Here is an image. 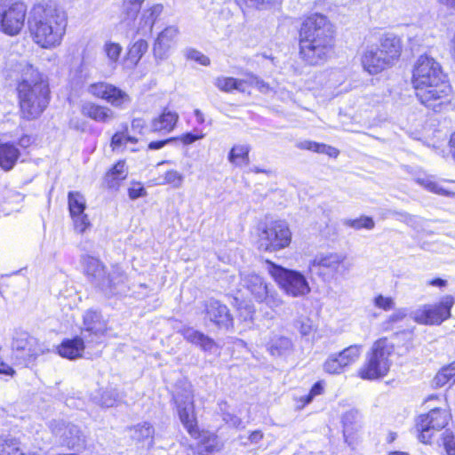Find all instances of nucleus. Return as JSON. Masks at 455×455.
<instances>
[{
  "instance_id": "obj_1",
  "label": "nucleus",
  "mask_w": 455,
  "mask_h": 455,
  "mask_svg": "<svg viewBox=\"0 0 455 455\" xmlns=\"http://www.w3.org/2000/svg\"><path fill=\"white\" fill-rule=\"evenodd\" d=\"M334 46V30L328 19L318 13L308 16L299 31L301 60L309 66L323 65L331 57Z\"/></svg>"
},
{
  "instance_id": "obj_2",
  "label": "nucleus",
  "mask_w": 455,
  "mask_h": 455,
  "mask_svg": "<svg viewBox=\"0 0 455 455\" xmlns=\"http://www.w3.org/2000/svg\"><path fill=\"white\" fill-rule=\"evenodd\" d=\"M68 14L53 2L35 4L29 12L28 27L34 43L44 49L60 45L66 34Z\"/></svg>"
},
{
  "instance_id": "obj_3",
  "label": "nucleus",
  "mask_w": 455,
  "mask_h": 455,
  "mask_svg": "<svg viewBox=\"0 0 455 455\" xmlns=\"http://www.w3.org/2000/svg\"><path fill=\"white\" fill-rule=\"evenodd\" d=\"M18 82L17 91L20 113L23 118L35 119L47 108L50 100V90L46 80L39 71L26 60L13 67Z\"/></svg>"
},
{
  "instance_id": "obj_4",
  "label": "nucleus",
  "mask_w": 455,
  "mask_h": 455,
  "mask_svg": "<svg viewBox=\"0 0 455 455\" xmlns=\"http://www.w3.org/2000/svg\"><path fill=\"white\" fill-rule=\"evenodd\" d=\"M440 64L432 57L420 55L414 66L412 84L416 96L427 108L438 111L450 92L451 87L445 81Z\"/></svg>"
},
{
  "instance_id": "obj_5",
  "label": "nucleus",
  "mask_w": 455,
  "mask_h": 455,
  "mask_svg": "<svg viewBox=\"0 0 455 455\" xmlns=\"http://www.w3.org/2000/svg\"><path fill=\"white\" fill-rule=\"evenodd\" d=\"M81 262L84 274L106 296L126 291L127 276L119 266L108 270L98 258L91 255H84Z\"/></svg>"
},
{
  "instance_id": "obj_6",
  "label": "nucleus",
  "mask_w": 455,
  "mask_h": 455,
  "mask_svg": "<svg viewBox=\"0 0 455 455\" xmlns=\"http://www.w3.org/2000/svg\"><path fill=\"white\" fill-rule=\"evenodd\" d=\"M394 346L387 338L376 340L368 353L365 363L360 368L358 374L363 379H377L386 376L390 369L389 356Z\"/></svg>"
},
{
  "instance_id": "obj_7",
  "label": "nucleus",
  "mask_w": 455,
  "mask_h": 455,
  "mask_svg": "<svg viewBox=\"0 0 455 455\" xmlns=\"http://www.w3.org/2000/svg\"><path fill=\"white\" fill-rule=\"evenodd\" d=\"M27 14V5L22 1L0 0V32L9 36L20 35Z\"/></svg>"
},
{
  "instance_id": "obj_8",
  "label": "nucleus",
  "mask_w": 455,
  "mask_h": 455,
  "mask_svg": "<svg viewBox=\"0 0 455 455\" xmlns=\"http://www.w3.org/2000/svg\"><path fill=\"white\" fill-rule=\"evenodd\" d=\"M267 265L268 273L287 295L299 297L310 292L308 282L300 272L286 269L270 261H267Z\"/></svg>"
},
{
  "instance_id": "obj_9",
  "label": "nucleus",
  "mask_w": 455,
  "mask_h": 455,
  "mask_svg": "<svg viewBox=\"0 0 455 455\" xmlns=\"http://www.w3.org/2000/svg\"><path fill=\"white\" fill-rule=\"evenodd\" d=\"M291 241V232L283 220H274L264 224L259 228V248L276 251L289 246Z\"/></svg>"
},
{
  "instance_id": "obj_10",
  "label": "nucleus",
  "mask_w": 455,
  "mask_h": 455,
  "mask_svg": "<svg viewBox=\"0 0 455 455\" xmlns=\"http://www.w3.org/2000/svg\"><path fill=\"white\" fill-rule=\"evenodd\" d=\"M12 356L16 363L29 366L38 356L48 352V347L26 332L17 333L12 342Z\"/></svg>"
},
{
  "instance_id": "obj_11",
  "label": "nucleus",
  "mask_w": 455,
  "mask_h": 455,
  "mask_svg": "<svg viewBox=\"0 0 455 455\" xmlns=\"http://www.w3.org/2000/svg\"><path fill=\"white\" fill-rule=\"evenodd\" d=\"M454 299L447 295L436 304H424L410 313V316L417 323L424 325H440L451 317V309Z\"/></svg>"
},
{
  "instance_id": "obj_12",
  "label": "nucleus",
  "mask_w": 455,
  "mask_h": 455,
  "mask_svg": "<svg viewBox=\"0 0 455 455\" xmlns=\"http://www.w3.org/2000/svg\"><path fill=\"white\" fill-rule=\"evenodd\" d=\"M346 259L345 255L337 252L318 253L310 261L309 268L324 281H330L349 270L345 265Z\"/></svg>"
},
{
  "instance_id": "obj_13",
  "label": "nucleus",
  "mask_w": 455,
  "mask_h": 455,
  "mask_svg": "<svg viewBox=\"0 0 455 455\" xmlns=\"http://www.w3.org/2000/svg\"><path fill=\"white\" fill-rule=\"evenodd\" d=\"M361 353L362 346L352 345L339 353L330 354L323 363V370L330 375H339L358 360Z\"/></svg>"
},
{
  "instance_id": "obj_14",
  "label": "nucleus",
  "mask_w": 455,
  "mask_h": 455,
  "mask_svg": "<svg viewBox=\"0 0 455 455\" xmlns=\"http://www.w3.org/2000/svg\"><path fill=\"white\" fill-rule=\"evenodd\" d=\"M88 92L92 95L102 99L116 108H122L124 105L128 104L131 101L130 96L125 92L105 82L90 84Z\"/></svg>"
},
{
  "instance_id": "obj_15",
  "label": "nucleus",
  "mask_w": 455,
  "mask_h": 455,
  "mask_svg": "<svg viewBox=\"0 0 455 455\" xmlns=\"http://www.w3.org/2000/svg\"><path fill=\"white\" fill-rule=\"evenodd\" d=\"M88 92L92 95L102 99L116 108H122L124 105L128 104L131 101L130 96L125 92L105 82L90 84Z\"/></svg>"
},
{
  "instance_id": "obj_16",
  "label": "nucleus",
  "mask_w": 455,
  "mask_h": 455,
  "mask_svg": "<svg viewBox=\"0 0 455 455\" xmlns=\"http://www.w3.org/2000/svg\"><path fill=\"white\" fill-rule=\"evenodd\" d=\"M68 204L75 230L84 233L91 226L88 216L84 213L86 209L84 196L78 191H70L68 195Z\"/></svg>"
},
{
  "instance_id": "obj_17",
  "label": "nucleus",
  "mask_w": 455,
  "mask_h": 455,
  "mask_svg": "<svg viewBox=\"0 0 455 455\" xmlns=\"http://www.w3.org/2000/svg\"><path fill=\"white\" fill-rule=\"evenodd\" d=\"M107 331V323L101 315L93 310H87L83 317L82 336L88 342L96 341Z\"/></svg>"
},
{
  "instance_id": "obj_18",
  "label": "nucleus",
  "mask_w": 455,
  "mask_h": 455,
  "mask_svg": "<svg viewBox=\"0 0 455 455\" xmlns=\"http://www.w3.org/2000/svg\"><path fill=\"white\" fill-rule=\"evenodd\" d=\"M361 64L363 70L370 75H377L392 67L386 58L380 54L376 45H369L363 50Z\"/></svg>"
},
{
  "instance_id": "obj_19",
  "label": "nucleus",
  "mask_w": 455,
  "mask_h": 455,
  "mask_svg": "<svg viewBox=\"0 0 455 455\" xmlns=\"http://www.w3.org/2000/svg\"><path fill=\"white\" fill-rule=\"evenodd\" d=\"M204 307L206 317L219 328L228 330L233 326V317L226 305L210 299L205 302Z\"/></svg>"
},
{
  "instance_id": "obj_20",
  "label": "nucleus",
  "mask_w": 455,
  "mask_h": 455,
  "mask_svg": "<svg viewBox=\"0 0 455 455\" xmlns=\"http://www.w3.org/2000/svg\"><path fill=\"white\" fill-rule=\"evenodd\" d=\"M178 414L184 427H195L196 417L194 413V395L190 388L185 389L183 394L175 395Z\"/></svg>"
},
{
  "instance_id": "obj_21",
  "label": "nucleus",
  "mask_w": 455,
  "mask_h": 455,
  "mask_svg": "<svg viewBox=\"0 0 455 455\" xmlns=\"http://www.w3.org/2000/svg\"><path fill=\"white\" fill-rule=\"evenodd\" d=\"M240 284L257 301L262 300L267 294L268 284L263 277L253 272H243Z\"/></svg>"
},
{
  "instance_id": "obj_22",
  "label": "nucleus",
  "mask_w": 455,
  "mask_h": 455,
  "mask_svg": "<svg viewBox=\"0 0 455 455\" xmlns=\"http://www.w3.org/2000/svg\"><path fill=\"white\" fill-rule=\"evenodd\" d=\"M379 51L393 67L399 60L403 44L400 37L393 33L383 34L379 38Z\"/></svg>"
},
{
  "instance_id": "obj_23",
  "label": "nucleus",
  "mask_w": 455,
  "mask_h": 455,
  "mask_svg": "<svg viewBox=\"0 0 455 455\" xmlns=\"http://www.w3.org/2000/svg\"><path fill=\"white\" fill-rule=\"evenodd\" d=\"M179 30L174 26L165 28L156 37L153 45V53L156 59L164 60L167 57Z\"/></svg>"
},
{
  "instance_id": "obj_24",
  "label": "nucleus",
  "mask_w": 455,
  "mask_h": 455,
  "mask_svg": "<svg viewBox=\"0 0 455 455\" xmlns=\"http://www.w3.org/2000/svg\"><path fill=\"white\" fill-rule=\"evenodd\" d=\"M189 435L197 443L200 452H212L217 450L219 442L217 436L207 428H188Z\"/></svg>"
},
{
  "instance_id": "obj_25",
  "label": "nucleus",
  "mask_w": 455,
  "mask_h": 455,
  "mask_svg": "<svg viewBox=\"0 0 455 455\" xmlns=\"http://www.w3.org/2000/svg\"><path fill=\"white\" fill-rule=\"evenodd\" d=\"M451 419L450 413L440 408H434L427 414L418 417L416 427H447Z\"/></svg>"
},
{
  "instance_id": "obj_26",
  "label": "nucleus",
  "mask_w": 455,
  "mask_h": 455,
  "mask_svg": "<svg viewBox=\"0 0 455 455\" xmlns=\"http://www.w3.org/2000/svg\"><path fill=\"white\" fill-rule=\"evenodd\" d=\"M180 332L187 341L200 347L204 351L213 352L217 348V344L212 338L192 327H184Z\"/></svg>"
},
{
  "instance_id": "obj_27",
  "label": "nucleus",
  "mask_w": 455,
  "mask_h": 455,
  "mask_svg": "<svg viewBox=\"0 0 455 455\" xmlns=\"http://www.w3.org/2000/svg\"><path fill=\"white\" fill-rule=\"evenodd\" d=\"M60 437V443L69 449L81 450L85 445V436L80 428H56Z\"/></svg>"
},
{
  "instance_id": "obj_28",
  "label": "nucleus",
  "mask_w": 455,
  "mask_h": 455,
  "mask_svg": "<svg viewBox=\"0 0 455 455\" xmlns=\"http://www.w3.org/2000/svg\"><path fill=\"white\" fill-rule=\"evenodd\" d=\"M84 339L83 337H76L63 340L58 347L59 355L69 360L82 357L84 350Z\"/></svg>"
},
{
  "instance_id": "obj_29",
  "label": "nucleus",
  "mask_w": 455,
  "mask_h": 455,
  "mask_svg": "<svg viewBox=\"0 0 455 455\" xmlns=\"http://www.w3.org/2000/svg\"><path fill=\"white\" fill-rule=\"evenodd\" d=\"M82 114L99 123H108L115 118V113L108 107L86 102L82 106Z\"/></svg>"
},
{
  "instance_id": "obj_30",
  "label": "nucleus",
  "mask_w": 455,
  "mask_h": 455,
  "mask_svg": "<svg viewBox=\"0 0 455 455\" xmlns=\"http://www.w3.org/2000/svg\"><path fill=\"white\" fill-rule=\"evenodd\" d=\"M0 428V455H37L36 451H25L20 442Z\"/></svg>"
},
{
  "instance_id": "obj_31",
  "label": "nucleus",
  "mask_w": 455,
  "mask_h": 455,
  "mask_svg": "<svg viewBox=\"0 0 455 455\" xmlns=\"http://www.w3.org/2000/svg\"><path fill=\"white\" fill-rule=\"evenodd\" d=\"M179 120V115L175 111L165 108L163 113L151 122V128L154 132H170Z\"/></svg>"
},
{
  "instance_id": "obj_32",
  "label": "nucleus",
  "mask_w": 455,
  "mask_h": 455,
  "mask_svg": "<svg viewBox=\"0 0 455 455\" xmlns=\"http://www.w3.org/2000/svg\"><path fill=\"white\" fill-rule=\"evenodd\" d=\"M162 12V4H154L150 8L144 10L140 20L137 33L143 36L150 34L157 17Z\"/></svg>"
},
{
  "instance_id": "obj_33",
  "label": "nucleus",
  "mask_w": 455,
  "mask_h": 455,
  "mask_svg": "<svg viewBox=\"0 0 455 455\" xmlns=\"http://www.w3.org/2000/svg\"><path fill=\"white\" fill-rule=\"evenodd\" d=\"M267 350L273 356H285L291 353V340L284 336L274 335L267 345Z\"/></svg>"
},
{
  "instance_id": "obj_34",
  "label": "nucleus",
  "mask_w": 455,
  "mask_h": 455,
  "mask_svg": "<svg viewBox=\"0 0 455 455\" xmlns=\"http://www.w3.org/2000/svg\"><path fill=\"white\" fill-rule=\"evenodd\" d=\"M20 157L19 149L11 143L0 144V167L4 171L12 170Z\"/></svg>"
},
{
  "instance_id": "obj_35",
  "label": "nucleus",
  "mask_w": 455,
  "mask_h": 455,
  "mask_svg": "<svg viewBox=\"0 0 455 455\" xmlns=\"http://www.w3.org/2000/svg\"><path fill=\"white\" fill-rule=\"evenodd\" d=\"M127 176V171L124 162H118L106 175L105 182L110 188H116L119 181L124 180Z\"/></svg>"
},
{
  "instance_id": "obj_36",
  "label": "nucleus",
  "mask_w": 455,
  "mask_h": 455,
  "mask_svg": "<svg viewBox=\"0 0 455 455\" xmlns=\"http://www.w3.org/2000/svg\"><path fill=\"white\" fill-rule=\"evenodd\" d=\"M148 49V44L144 39H139L135 41L129 48L127 53V61L132 66H136L142 56L147 52Z\"/></svg>"
},
{
  "instance_id": "obj_37",
  "label": "nucleus",
  "mask_w": 455,
  "mask_h": 455,
  "mask_svg": "<svg viewBox=\"0 0 455 455\" xmlns=\"http://www.w3.org/2000/svg\"><path fill=\"white\" fill-rule=\"evenodd\" d=\"M249 152L250 147L248 145H235L228 154V160L235 165L248 164Z\"/></svg>"
},
{
  "instance_id": "obj_38",
  "label": "nucleus",
  "mask_w": 455,
  "mask_h": 455,
  "mask_svg": "<svg viewBox=\"0 0 455 455\" xmlns=\"http://www.w3.org/2000/svg\"><path fill=\"white\" fill-rule=\"evenodd\" d=\"M214 84L225 92H230L233 90L244 92L243 81L233 77L219 76L215 79Z\"/></svg>"
},
{
  "instance_id": "obj_39",
  "label": "nucleus",
  "mask_w": 455,
  "mask_h": 455,
  "mask_svg": "<svg viewBox=\"0 0 455 455\" xmlns=\"http://www.w3.org/2000/svg\"><path fill=\"white\" fill-rule=\"evenodd\" d=\"M298 148L301 149L311 150L317 153L326 154L331 157H337L339 154V151L333 147L309 140H305L299 143Z\"/></svg>"
},
{
  "instance_id": "obj_40",
  "label": "nucleus",
  "mask_w": 455,
  "mask_h": 455,
  "mask_svg": "<svg viewBox=\"0 0 455 455\" xmlns=\"http://www.w3.org/2000/svg\"><path fill=\"white\" fill-rule=\"evenodd\" d=\"M144 0H124L123 20L132 21L137 17Z\"/></svg>"
},
{
  "instance_id": "obj_41",
  "label": "nucleus",
  "mask_w": 455,
  "mask_h": 455,
  "mask_svg": "<svg viewBox=\"0 0 455 455\" xmlns=\"http://www.w3.org/2000/svg\"><path fill=\"white\" fill-rule=\"evenodd\" d=\"M185 181V176L183 173L177 170L171 169L164 172L163 175V181L161 184L169 185L172 188L178 189L180 188Z\"/></svg>"
},
{
  "instance_id": "obj_42",
  "label": "nucleus",
  "mask_w": 455,
  "mask_h": 455,
  "mask_svg": "<svg viewBox=\"0 0 455 455\" xmlns=\"http://www.w3.org/2000/svg\"><path fill=\"white\" fill-rule=\"evenodd\" d=\"M103 51L109 65L115 68L123 51L122 46L117 43L107 42L103 46Z\"/></svg>"
},
{
  "instance_id": "obj_43",
  "label": "nucleus",
  "mask_w": 455,
  "mask_h": 455,
  "mask_svg": "<svg viewBox=\"0 0 455 455\" xmlns=\"http://www.w3.org/2000/svg\"><path fill=\"white\" fill-rule=\"evenodd\" d=\"M451 380L455 381V362L442 368L435 375L434 383L436 387H443Z\"/></svg>"
},
{
  "instance_id": "obj_44",
  "label": "nucleus",
  "mask_w": 455,
  "mask_h": 455,
  "mask_svg": "<svg viewBox=\"0 0 455 455\" xmlns=\"http://www.w3.org/2000/svg\"><path fill=\"white\" fill-rule=\"evenodd\" d=\"M417 182L428 191L435 194L445 196H451L453 195V193L445 188L441 183L436 182L430 178L418 179Z\"/></svg>"
},
{
  "instance_id": "obj_45",
  "label": "nucleus",
  "mask_w": 455,
  "mask_h": 455,
  "mask_svg": "<svg viewBox=\"0 0 455 455\" xmlns=\"http://www.w3.org/2000/svg\"><path fill=\"white\" fill-rule=\"evenodd\" d=\"M344 224L347 227L352 228L354 229L365 228L368 230H371L375 227L374 220L371 217L366 216H362L355 220H344Z\"/></svg>"
},
{
  "instance_id": "obj_46",
  "label": "nucleus",
  "mask_w": 455,
  "mask_h": 455,
  "mask_svg": "<svg viewBox=\"0 0 455 455\" xmlns=\"http://www.w3.org/2000/svg\"><path fill=\"white\" fill-rule=\"evenodd\" d=\"M259 303L264 302L272 309L280 307L283 304V300L279 294L269 286L266 297L262 300H259Z\"/></svg>"
},
{
  "instance_id": "obj_47",
  "label": "nucleus",
  "mask_w": 455,
  "mask_h": 455,
  "mask_svg": "<svg viewBox=\"0 0 455 455\" xmlns=\"http://www.w3.org/2000/svg\"><path fill=\"white\" fill-rule=\"evenodd\" d=\"M184 54L188 60H195L203 66L210 65V59L196 49L188 48L185 51Z\"/></svg>"
},
{
  "instance_id": "obj_48",
  "label": "nucleus",
  "mask_w": 455,
  "mask_h": 455,
  "mask_svg": "<svg viewBox=\"0 0 455 455\" xmlns=\"http://www.w3.org/2000/svg\"><path fill=\"white\" fill-rule=\"evenodd\" d=\"M443 445L447 455H455L454 435L449 430H446L442 437Z\"/></svg>"
},
{
  "instance_id": "obj_49",
  "label": "nucleus",
  "mask_w": 455,
  "mask_h": 455,
  "mask_svg": "<svg viewBox=\"0 0 455 455\" xmlns=\"http://www.w3.org/2000/svg\"><path fill=\"white\" fill-rule=\"evenodd\" d=\"M374 305L381 308L383 310H391L395 307V302L392 298L384 297L382 295H379L374 299Z\"/></svg>"
},
{
  "instance_id": "obj_50",
  "label": "nucleus",
  "mask_w": 455,
  "mask_h": 455,
  "mask_svg": "<svg viewBox=\"0 0 455 455\" xmlns=\"http://www.w3.org/2000/svg\"><path fill=\"white\" fill-rule=\"evenodd\" d=\"M323 387L321 382H316L311 388L310 392L301 396L300 401L303 403V406L308 404L315 395L322 394Z\"/></svg>"
},
{
  "instance_id": "obj_51",
  "label": "nucleus",
  "mask_w": 455,
  "mask_h": 455,
  "mask_svg": "<svg viewBox=\"0 0 455 455\" xmlns=\"http://www.w3.org/2000/svg\"><path fill=\"white\" fill-rule=\"evenodd\" d=\"M129 197L132 200L143 197L147 195V191L140 183H132L128 189Z\"/></svg>"
},
{
  "instance_id": "obj_52",
  "label": "nucleus",
  "mask_w": 455,
  "mask_h": 455,
  "mask_svg": "<svg viewBox=\"0 0 455 455\" xmlns=\"http://www.w3.org/2000/svg\"><path fill=\"white\" fill-rule=\"evenodd\" d=\"M359 419V413L357 411L350 410L344 413L342 416V424L344 427H347L349 425L356 424Z\"/></svg>"
},
{
  "instance_id": "obj_53",
  "label": "nucleus",
  "mask_w": 455,
  "mask_h": 455,
  "mask_svg": "<svg viewBox=\"0 0 455 455\" xmlns=\"http://www.w3.org/2000/svg\"><path fill=\"white\" fill-rule=\"evenodd\" d=\"M435 428H421V431L418 435L419 442L425 444H430L435 435Z\"/></svg>"
},
{
  "instance_id": "obj_54",
  "label": "nucleus",
  "mask_w": 455,
  "mask_h": 455,
  "mask_svg": "<svg viewBox=\"0 0 455 455\" xmlns=\"http://www.w3.org/2000/svg\"><path fill=\"white\" fill-rule=\"evenodd\" d=\"M116 395L113 391H107L101 396V405L104 407H112L116 404Z\"/></svg>"
},
{
  "instance_id": "obj_55",
  "label": "nucleus",
  "mask_w": 455,
  "mask_h": 455,
  "mask_svg": "<svg viewBox=\"0 0 455 455\" xmlns=\"http://www.w3.org/2000/svg\"><path fill=\"white\" fill-rule=\"evenodd\" d=\"M202 138H204V134H193L188 132L180 138H176V140H180L185 145H189Z\"/></svg>"
},
{
  "instance_id": "obj_56",
  "label": "nucleus",
  "mask_w": 455,
  "mask_h": 455,
  "mask_svg": "<svg viewBox=\"0 0 455 455\" xmlns=\"http://www.w3.org/2000/svg\"><path fill=\"white\" fill-rule=\"evenodd\" d=\"M125 135L123 133H116L113 135L111 140V146L114 150L117 149L119 147H121L124 144H126L124 141Z\"/></svg>"
},
{
  "instance_id": "obj_57",
  "label": "nucleus",
  "mask_w": 455,
  "mask_h": 455,
  "mask_svg": "<svg viewBox=\"0 0 455 455\" xmlns=\"http://www.w3.org/2000/svg\"><path fill=\"white\" fill-rule=\"evenodd\" d=\"M407 315L405 309H398L388 317V323H396L403 320Z\"/></svg>"
},
{
  "instance_id": "obj_58",
  "label": "nucleus",
  "mask_w": 455,
  "mask_h": 455,
  "mask_svg": "<svg viewBox=\"0 0 455 455\" xmlns=\"http://www.w3.org/2000/svg\"><path fill=\"white\" fill-rule=\"evenodd\" d=\"M176 140V138H170L164 140L151 141L148 145V148L153 150L160 149L164 146Z\"/></svg>"
},
{
  "instance_id": "obj_59",
  "label": "nucleus",
  "mask_w": 455,
  "mask_h": 455,
  "mask_svg": "<svg viewBox=\"0 0 455 455\" xmlns=\"http://www.w3.org/2000/svg\"><path fill=\"white\" fill-rule=\"evenodd\" d=\"M251 83L262 92H267L269 90L268 84L258 77H254Z\"/></svg>"
},
{
  "instance_id": "obj_60",
  "label": "nucleus",
  "mask_w": 455,
  "mask_h": 455,
  "mask_svg": "<svg viewBox=\"0 0 455 455\" xmlns=\"http://www.w3.org/2000/svg\"><path fill=\"white\" fill-rule=\"evenodd\" d=\"M428 285L436 286L439 288L445 287L447 285V281L442 278H435L427 282Z\"/></svg>"
},
{
  "instance_id": "obj_61",
  "label": "nucleus",
  "mask_w": 455,
  "mask_h": 455,
  "mask_svg": "<svg viewBox=\"0 0 455 455\" xmlns=\"http://www.w3.org/2000/svg\"><path fill=\"white\" fill-rule=\"evenodd\" d=\"M418 31H419V29L416 28H411L409 30L408 38L410 41H414L415 44H419L421 43V40L417 38Z\"/></svg>"
},
{
  "instance_id": "obj_62",
  "label": "nucleus",
  "mask_w": 455,
  "mask_h": 455,
  "mask_svg": "<svg viewBox=\"0 0 455 455\" xmlns=\"http://www.w3.org/2000/svg\"><path fill=\"white\" fill-rule=\"evenodd\" d=\"M0 373L12 376L14 374V371L5 363L0 362Z\"/></svg>"
},
{
  "instance_id": "obj_63",
  "label": "nucleus",
  "mask_w": 455,
  "mask_h": 455,
  "mask_svg": "<svg viewBox=\"0 0 455 455\" xmlns=\"http://www.w3.org/2000/svg\"><path fill=\"white\" fill-rule=\"evenodd\" d=\"M262 438V434L260 431L257 430L251 434L250 439L252 443H257L259 440Z\"/></svg>"
},
{
  "instance_id": "obj_64",
  "label": "nucleus",
  "mask_w": 455,
  "mask_h": 455,
  "mask_svg": "<svg viewBox=\"0 0 455 455\" xmlns=\"http://www.w3.org/2000/svg\"><path fill=\"white\" fill-rule=\"evenodd\" d=\"M395 215L399 216V220L402 221H407V219H415V216H412L406 212H395Z\"/></svg>"
}]
</instances>
